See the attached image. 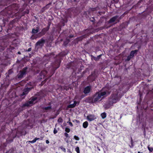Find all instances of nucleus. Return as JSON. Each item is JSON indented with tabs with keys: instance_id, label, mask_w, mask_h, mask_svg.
Listing matches in <instances>:
<instances>
[{
	"instance_id": "nucleus-1",
	"label": "nucleus",
	"mask_w": 153,
	"mask_h": 153,
	"mask_svg": "<svg viewBox=\"0 0 153 153\" xmlns=\"http://www.w3.org/2000/svg\"><path fill=\"white\" fill-rule=\"evenodd\" d=\"M19 8V5L16 3H13L9 6L7 8L0 13V15L7 16L11 15V14L15 12V10L17 11Z\"/></svg>"
},
{
	"instance_id": "nucleus-2",
	"label": "nucleus",
	"mask_w": 153,
	"mask_h": 153,
	"mask_svg": "<svg viewBox=\"0 0 153 153\" xmlns=\"http://www.w3.org/2000/svg\"><path fill=\"white\" fill-rule=\"evenodd\" d=\"M118 92L115 91L112 93L109 98V104L111 105H113L119 101L121 98L118 96Z\"/></svg>"
},
{
	"instance_id": "nucleus-3",
	"label": "nucleus",
	"mask_w": 153,
	"mask_h": 153,
	"mask_svg": "<svg viewBox=\"0 0 153 153\" xmlns=\"http://www.w3.org/2000/svg\"><path fill=\"white\" fill-rule=\"evenodd\" d=\"M61 62V59L60 58H59L56 59L55 61L52 63L51 65L52 66L51 68L52 73L53 74L54 73L55 70L59 68Z\"/></svg>"
},
{
	"instance_id": "nucleus-4",
	"label": "nucleus",
	"mask_w": 153,
	"mask_h": 153,
	"mask_svg": "<svg viewBox=\"0 0 153 153\" xmlns=\"http://www.w3.org/2000/svg\"><path fill=\"white\" fill-rule=\"evenodd\" d=\"M31 83L30 82L29 83H27V86L28 87L29 86H31V87H27L25 88L23 90V92L21 94V96H23L26 95L28 94V93L31 90L34 88L33 86V85H31Z\"/></svg>"
},
{
	"instance_id": "nucleus-5",
	"label": "nucleus",
	"mask_w": 153,
	"mask_h": 153,
	"mask_svg": "<svg viewBox=\"0 0 153 153\" xmlns=\"http://www.w3.org/2000/svg\"><path fill=\"white\" fill-rule=\"evenodd\" d=\"M28 68V67L26 66L23 68L22 70L20 71L17 76L18 78L21 79L25 76L27 74Z\"/></svg>"
},
{
	"instance_id": "nucleus-6",
	"label": "nucleus",
	"mask_w": 153,
	"mask_h": 153,
	"mask_svg": "<svg viewBox=\"0 0 153 153\" xmlns=\"http://www.w3.org/2000/svg\"><path fill=\"white\" fill-rule=\"evenodd\" d=\"M88 31H89V30L88 29H86L83 30V31L84 32V33L87 32V33L80 36L77 37L76 38L77 40L78 41H81L83 39L87 38V36H88L90 34V32H88Z\"/></svg>"
},
{
	"instance_id": "nucleus-7",
	"label": "nucleus",
	"mask_w": 153,
	"mask_h": 153,
	"mask_svg": "<svg viewBox=\"0 0 153 153\" xmlns=\"http://www.w3.org/2000/svg\"><path fill=\"white\" fill-rule=\"evenodd\" d=\"M8 43L7 42H5L3 41L1 43V45H0V52H2L4 50L6 47H7Z\"/></svg>"
},
{
	"instance_id": "nucleus-8",
	"label": "nucleus",
	"mask_w": 153,
	"mask_h": 153,
	"mask_svg": "<svg viewBox=\"0 0 153 153\" xmlns=\"http://www.w3.org/2000/svg\"><path fill=\"white\" fill-rule=\"evenodd\" d=\"M118 17L119 16L117 15H116L112 17L108 21V23H112L116 21H117V22H119L120 21V18L118 19Z\"/></svg>"
},
{
	"instance_id": "nucleus-9",
	"label": "nucleus",
	"mask_w": 153,
	"mask_h": 153,
	"mask_svg": "<svg viewBox=\"0 0 153 153\" xmlns=\"http://www.w3.org/2000/svg\"><path fill=\"white\" fill-rule=\"evenodd\" d=\"M106 89V87L103 88L102 90L104 91L102 92H98V94L100 96L101 98L102 96H103L105 95H106L107 93L108 94H110L111 92L109 91H108L105 90Z\"/></svg>"
},
{
	"instance_id": "nucleus-10",
	"label": "nucleus",
	"mask_w": 153,
	"mask_h": 153,
	"mask_svg": "<svg viewBox=\"0 0 153 153\" xmlns=\"http://www.w3.org/2000/svg\"><path fill=\"white\" fill-rule=\"evenodd\" d=\"M45 42V40L42 38L41 39L38 41L36 43L35 45L36 46H39L42 47L44 45Z\"/></svg>"
},
{
	"instance_id": "nucleus-11",
	"label": "nucleus",
	"mask_w": 153,
	"mask_h": 153,
	"mask_svg": "<svg viewBox=\"0 0 153 153\" xmlns=\"http://www.w3.org/2000/svg\"><path fill=\"white\" fill-rule=\"evenodd\" d=\"M91 90V86H88L85 87L83 91V93L85 94L89 93Z\"/></svg>"
},
{
	"instance_id": "nucleus-12",
	"label": "nucleus",
	"mask_w": 153,
	"mask_h": 153,
	"mask_svg": "<svg viewBox=\"0 0 153 153\" xmlns=\"http://www.w3.org/2000/svg\"><path fill=\"white\" fill-rule=\"evenodd\" d=\"M100 96L98 94V92H97L93 96V97H94V102H95V103L97 102L101 98Z\"/></svg>"
},
{
	"instance_id": "nucleus-13",
	"label": "nucleus",
	"mask_w": 153,
	"mask_h": 153,
	"mask_svg": "<svg viewBox=\"0 0 153 153\" xmlns=\"http://www.w3.org/2000/svg\"><path fill=\"white\" fill-rule=\"evenodd\" d=\"M85 101L86 102L89 103H95V102H94V99L93 96L92 97H87Z\"/></svg>"
},
{
	"instance_id": "nucleus-14",
	"label": "nucleus",
	"mask_w": 153,
	"mask_h": 153,
	"mask_svg": "<svg viewBox=\"0 0 153 153\" xmlns=\"http://www.w3.org/2000/svg\"><path fill=\"white\" fill-rule=\"evenodd\" d=\"M96 118V116L93 114H90L87 116V119L90 121L94 120Z\"/></svg>"
},
{
	"instance_id": "nucleus-15",
	"label": "nucleus",
	"mask_w": 153,
	"mask_h": 153,
	"mask_svg": "<svg viewBox=\"0 0 153 153\" xmlns=\"http://www.w3.org/2000/svg\"><path fill=\"white\" fill-rule=\"evenodd\" d=\"M41 36H42V35H40L39 33L36 34H33L30 37V39L33 40L40 38Z\"/></svg>"
},
{
	"instance_id": "nucleus-16",
	"label": "nucleus",
	"mask_w": 153,
	"mask_h": 153,
	"mask_svg": "<svg viewBox=\"0 0 153 153\" xmlns=\"http://www.w3.org/2000/svg\"><path fill=\"white\" fill-rule=\"evenodd\" d=\"M16 22V19H13L12 21H10L9 23V27H8V29L7 30V32L8 30H11L12 27H13V25L14 23Z\"/></svg>"
},
{
	"instance_id": "nucleus-17",
	"label": "nucleus",
	"mask_w": 153,
	"mask_h": 153,
	"mask_svg": "<svg viewBox=\"0 0 153 153\" xmlns=\"http://www.w3.org/2000/svg\"><path fill=\"white\" fill-rule=\"evenodd\" d=\"M48 31V30L45 27L44 28L42 29L41 32H40L39 33L40 35H42V36L45 35Z\"/></svg>"
},
{
	"instance_id": "nucleus-18",
	"label": "nucleus",
	"mask_w": 153,
	"mask_h": 153,
	"mask_svg": "<svg viewBox=\"0 0 153 153\" xmlns=\"http://www.w3.org/2000/svg\"><path fill=\"white\" fill-rule=\"evenodd\" d=\"M138 52V50H133L131 51L130 53V55L131 56V57L133 58L134 56V55L135 54H137V52Z\"/></svg>"
},
{
	"instance_id": "nucleus-19",
	"label": "nucleus",
	"mask_w": 153,
	"mask_h": 153,
	"mask_svg": "<svg viewBox=\"0 0 153 153\" xmlns=\"http://www.w3.org/2000/svg\"><path fill=\"white\" fill-rule=\"evenodd\" d=\"M52 109L51 106H48L46 107H44L42 108V109L44 110L45 112H47L48 111H49Z\"/></svg>"
},
{
	"instance_id": "nucleus-20",
	"label": "nucleus",
	"mask_w": 153,
	"mask_h": 153,
	"mask_svg": "<svg viewBox=\"0 0 153 153\" xmlns=\"http://www.w3.org/2000/svg\"><path fill=\"white\" fill-rule=\"evenodd\" d=\"M39 31V27H36V29H35L34 28H33L32 29L31 33L33 34H35L38 32Z\"/></svg>"
},
{
	"instance_id": "nucleus-21",
	"label": "nucleus",
	"mask_w": 153,
	"mask_h": 153,
	"mask_svg": "<svg viewBox=\"0 0 153 153\" xmlns=\"http://www.w3.org/2000/svg\"><path fill=\"white\" fill-rule=\"evenodd\" d=\"M70 39H68V37L66 38L64 42L63 45L64 46H66L70 42Z\"/></svg>"
},
{
	"instance_id": "nucleus-22",
	"label": "nucleus",
	"mask_w": 153,
	"mask_h": 153,
	"mask_svg": "<svg viewBox=\"0 0 153 153\" xmlns=\"http://www.w3.org/2000/svg\"><path fill=\"white\" fill-rule=\"evenodd\" d=\"M47 74V72L45 70H43L42 71L40 74L41 76H45Z\"/></svg>"
},
{
	"instance_id": "nucleus-23",
	"label": "nucleus",
	"mask_w": 153,
	"mask_h": 153,
	"mask_svg": "<svg viewBox=\"0 0 153 153\" xmlns=\"http://www.w3.org/2000/svg\"><path fill=\"white\" fill-rule=\"evenodd\" d=\"M113 105H111L109 104V101L108 100V103L105 105L104 107L105 109H107L109 108L111 106Z\"/></svg>"
},
{
	"instance_id": "nucleus-24",
	"label": "nucleus",
	"mask_w": 153,
	"mask_h": 153,
	"mask_svg": "<svg viewBox=\"0 0 153 153\" xmlns=\"http://www.w3.org/2000/svg\"><path fill=\"white\" fill-rule=\"evenodd\" d=\"M88 123L87 121H85L84 122L82 125V126L84 128H86L88 126Z\"/></svg>"
},
{
	"instance_id": "nucleus-25",
	"label": "nucleus",
	"mask_w": 153,
	"mask_h": 153,
	"mask_svg": "<svg viewBox=\"0 0 153 153\" xmlns=\"http://www.w3.org/2000/svg\"><path fill=\"white\" fill-rule=\"evenodd\" d=\"M30 103H29V102L28 101L27 102H26L23 104L22 107V108H23L26 106L28 107L30 106Z\"/></svg>"
},
{
	"instance_id": "nucleus-26",
	"label": "nucleus",
	"mask_w": 153,
	"mask_h": 153,
	"mask_svg": "<svg viewBox=\"0 0 153 153\" xmlns=\"http://www.w3.org/2000/svg\"><path fill=\"white\" fill-rule=\"evenodd\" d=\"M39 139V138L37 137H35L34 139L32 141H29V142L31 143H33L36 142V141L37 140Z\"/></svg>"
},
{
	"instance_id": "nucleus-27",
	"label": "nucleus",
	"mask_w": 153,
	"mask_h": 153,
	"mask_svg": "<svg viewBox=\"0 0 153 153\" xmlns=\"http://www.w3.org/2000/svg\"><path fill=\"white\" fill-rule=\"evenodd\" d=\"M101 116L102 118L104 119L106 118V114L105 112H103L101 114Z\"/></svg>"
},
{
	"instance_id": "nucleus-28",
	"label": "nucleus",
	"mask_w": 153,
	"mask_h": 153,
	"mask_svg": "<svg viewBox=\"0 0 153 153\" xmlns=\"http://www.w3.org/2000/svg\"><path fill=\"white\" fill-rule=\"evenodd\" d=\"M74 107V105L73 104H69L67 106V108H73Z\"/></svg>"
},
{
	"instance_id": "nucleus-29",
	"label": "nucleus",
	"mask_w": 153,
	"mask_h": 153,
	"mask_svg": "<svg viewBox=\"0 0 153 153\" xmlns=\"http://www.w3.org/2000/svg\"><path fill=\"white\" fill-rule=\"evenodd\" d=\"M101 56L102 55L100 54L97 57H95L94 58V60L95 61H97L98 60L100 59Z\"/></svg>"
},
{
	"instance_id": "nucleus-30",
	"label": "nucleus",
	"mask_w": 153,
	"mask_h": 153,
	"mask_svg": "<svg viewBox=\"0 0 153 153\" xmlns=\"http://www.w3.org/2000/svg\"><path fill=\"white\" fill-rule=\"evenodd\" d=\"M75 150L77 153H80L79 148V147H76V148L75 149Z\"/></svg>"
},
{
	"instance_id": "nucleus-31",
	"label": "nucleus",
	"mask_w": 153,
	"mask_h": 153,
	"mask_svg": "<svg viewBox=\"0 0 153 153\" xmlns=\"http://www.w3.org/2000/svg\"><path fill=\"white\" fill-rule=\"evenodd\" d=\"M148 149L150 153L153 151V148L152 147H150L148 146Z\"/></svg>"
},
{
	"instance_id": "nucleus-32",
	"label": "nucleus",
	"mask_w": 153,
	"mask_h": 153,
	"mask_svg": "<svg viewBox=\"0 0 153 153\" xmlns=\"http://www.w3.org/2000/svg\"><path fill=\"white\" fill-rule=\"evenodd\" d=\"M133 58L132 57H131L130 55L128 56L127 57V58L126 59V61H129L131 59Z\"/></svg>"
},
{
	"instance_id": "nucleus-33",
	"label": "nucleus",
	"mask_w": 153,
	"mask_h": 153,
	"mask_svg": "<svg viewBox=\"0 0 153 153\" xmlns=\"http://www.w3.org/2000/svg\"><path fill=\"white\" fill-rule=\"evenodd\" d=\"M59 148L61 149L64 152H66V149L65 148H64L63 146H61L59 147Z\"/></svg>"
},
{
	"instance_id": "nucleus-34",
	"label": "nucleus",
	"mask_w": 153,
	"mask_h": 153,
	"mask_svg": "<svg viewBox=\"0 0 153 153\" xmlns=\"http://www.w3.org/2000/svg\"><path fill=\"white\" fill-rule=\"evenodd\" d=\"M57 121L59 123H62L63 122V120L61 117H59L58 120Z\"/></svg>"
},
{
	"instance_id": "nucleus-35",
	"label": "nucleus",
	"mask_w": 153,
	"mask_h": 153,
	"mask_svg": "<svg viewBox=\"0 0 153 153\" xmlns=\"http://www.w3.org/2000/svg\"><path fill=\"white\" fill-rule=\"evenodd\" d=\"M65 131L66 133H69L70 131V129L68 128H65Z\"/></svg>"
},
{
	"instance_id": "nucleus-36",
	"label": "nucleus",
	"mask_w": 153,
	"mask_h": 153,
	"mask_svg": "<svg viewBox=\"0 0 153 153\" xmlns=\"http://www.w3.org/2000/svg\"><path fill=\"white\" fill-rule=\"evenodd\" d=\"M64 135L66 138H70V136H69L68 134L67 133L65 132L64 134Z\"/></svg>"
},
{
	"instance_id": "nucleus-37",
	"label": "nucleus",
	"mask_w": 153,
	"mask_h": 153,
	"mask_svg": "<svg viewBox=\"0 0 153 153\" xmlns=\"http://www.w3.org/2000/svg\"><path fill=\"white\" fill-rule=\"evenodd\" d=\"M71 66H72V62H71L67 65V68H69L71 67Z\"/></svg>"
},
{
	"instance_id": "nucleus-38",
	"label": "nucleus",
	"mask_w": 153,
	"mask_h": 153,
	"mask_svg": "<svg viewBox=\"0 0 153 153\" xmlns=\"http://www.w3.org/2000/svg\"><path fill=\"white\" fill-rule=\"evenodd\" d=\"M46 55L48 56H54V54L53 53H52L50 54H47Z\"/></svg>"
},
{
	"instance_id": "nucleus-39",
	"label": "nucleus",
	"mask_w": 153,
	"mask_h": 153,
	"mask_svg": "<svg viewBox=\"0 0 153 153\" xmlns=\"http://www.w3.org/2000/svg\"><path fill=\"white\" fill-rule=\"evenodd\" d=\"M74 139H75L76 140H79V137L76 135L74 136Z\"/></svg>"
},
{
	"instance_id": "nucleus-40",
	"label": "nucleus",
	"mask_w": 153,
	"mask_h": 153,
	"mask_svg": "<svg viewBox=\"0 0 153 153\" xmlns=\"http://www.w3.org/2000/svg\"><path fill=\"white\" fill-rule=\"evenodd\" d=\"M90 20L92 22H94L95 19L94 17H92L90 18Z\"/></svg>"
},
{
	"instance_id": "nucleus-41",
	"label": "nucleus",
	"mask_w": 153,
	"mask_h": 153,
	"mask_svg": "<svg viewBox=\"0 0 153 153\" xmlns=\"http://www.w3.org/2000/svg\"><path fill=\"white\" fill-rule=\"evenodd\" d=\"M31 98L32 100H33L34 101L37 99V97H31Z\"/></svg>"
},
{
	"instance_id": "nucleus-42",
	"label": "nucleus",
	"mask_w": 153,
	"mask_h": 153,
	"mask_svg": "<svg viewBox=\"0 0 153 153\" xmlns=\"http://www.w3.org/2000/svg\"><path fill=\"white\" fill-rule=\"evenodd\" d=\"M79 102H77L76 101H74V103L73 104H74V106L75 107L76 105V104L77 103L78 105L79 104Z\"/></svg>"
},
{
	"instance_id": "nucleus-43",
	"label": "nucleus",
	"mask_w": 153,
	"mask_h": 153,
	"mask_svg": "<svg viewBox=\"0 0 153 153\" xmlns=\"http://www.w3.org/2000/svg\"><path fill=\"white\" fill-rule=\"evenodd\" d=\"M58 132L57 130L56 129V128H54V130H53V133L54 134H55L56 133H57Z\"/></svg>"
},
{
	"instance_id": "nucleus-44",
	"label": "nucleus",
	"mask_w": 153,
	"mask_h": 153,
	"mask_svg": "<svg viewBox=\"0 0 153 153\" xmlns=\"http://www.w3.org/2000/svg\"><path fill=\"white\" fill-rule=\"evenodd\" d=\"M131 145H129V146L131 148H132L134 147V143H131Z\"/></svg>"
},
{
	"instance_id": "nucleus-45",
	"label": "nucleus",
	"mask_w": 153,
	"mask_h": 153,
	"mask_svg": "<svg viewBox=\"0 0 153 153\" xmlns=\"http://www.w3.org/2000/svg\"><path fill=\"white\" fill-rule=\"evenodd\" d=\"M73 37H74V35H73L71 34V35H70L67 37H68V39H70L73 38Z\"/></svg>"
},
{
	"instance_id": "nucleus-46",
	"label": "nucleus",
	"mask_w": 153,
	"mask_h": 153,
	"mask_svg": "<svg viewBox=\"0 0 153 153\" xmlns=\"http://www.w3.org/2000/svg\"><path fill=\"white\" fill-rule=\"evenodd\" d=\"M67 123H68L70 126H73V125L72 123L71 122L68 121L67 122Z\"/></svg>"
},
{
	"instance_id": "nucleus-47",
	"label": "nucleus",
	"mask_w": 153,
	"mask_h": 153,
	"mask_svg": "<svg viewBox=\"0 0 153 153\" xmlns=\"http://www.w3.org/2000/svg\"><path fill=\"white\" fill-rule=\"evenodd\" d=\"M30 104H33V103L34 101L32 100L31 98V100L28 101Z\"/></svg>"
},
{
	"instance_id": "nucleus-48",
	"label": "nucleus",
	"mask_w": 153,
	"mask_h": 153,
	"mask_svg": "<svg viewBox=\"0 0 153 153\" xmlns=\"http://www.w3.org/2000/svg\"><path fill=\"white\" fill-rule=\"evenodd\" d=\"M30 104H33V103L34 101L32 100L31 98V100L28 101Z\"/></svg>"
},
{
	"instance_id": "nucleus-49",
	"label": "nucleus",
	"mask_w": 153,
	"mask_h": 153,
	"mask_svg": "<svg viewBox=\"0 0 153 153\" xmlns=\"http://www.w3.org/2000/svg\"><path fill=\"white\" fill-rule=\"evenodd\" d=\"M32 48H29L27 51L28 52L30 51H31Z\"/></svg>"
},
{
	"instance_id": "nucleus-50",
	"label": "nucleus",
	"mask_w": 153,
	"mask_h": 153,
	"mask_svg": "<svg viewBox=\"0 0 153 153\" xmlns=\"http://www.w3.org/2000/svg\"><path fill=\"white\" fill-rule=\"evenodd\" d=\"M50 26L48 25H47L46 27H45L48 30H49L50 28Z\"/></svg>"
},
{
	"instance_id": "nucleus-51",
	"label": "nucleus",
	"mask_w": 153,
	"mask_h": 153,
	"mask_svg": "<svg viewBox=\"0 0 153 153\" xmlns=\"http://www.w3.org/2000/svg\"><path fill=\"white\" fill-rule=\"evenodd\" d=\"M48 4H47L46 6L45 7H44L43 8V9H47L48 8Z\"/></svg>"
},
{
	"instance_id": "nucleus-52",
	"label": "nucleus",
	"mask_w": 153,
	"mask_h": 153,
	"mask_svg": "<svg viewBox=\"0 0 153 153\" xmlns=\"http://www.w3.org/2000/svg\"><path fill=\"white\" fill-rule=\"evenodd\" d=\"M46 143L47 144H48L49 143V141L48 140H46Z\"/></svg>"
},
{
	"instance_id": "nucleus-53",
	"label": "nucleus",
	"mask_w": 153,
	"mask_h": 153,
	"mask_svg": "<svg viewBox=\"0 0 153 153\" xmlns=\"http://www.w3.org/2000/svg\"><path fill=\"white\" fill-rule=\"evenodd\" d=\"M68 152H69L70 153H72V152L71 151L70 149H69L68 150Z\"/></svg>"
},
{
	"instance_id": "nucleus-54",
	"label": "nucleus",
	"mask_w": 153,
	"mask_h": 153,
	"mask_svg": "<svg viewBox=\"0 0 153 153\" xmlns=\"http://www.w3.org/2000/svg\"><path fill=\"white\" fill-rule=\"evenodd\" d=\"M51 22H48V25L49 26H50V25H51Z\"/></svg>"
},
{
	"instance_id": "nucleus-55",
	"label": "nucleus",
	"mask_w": 153,
	"mask_h": 153,
	"mask_svg": "<svg viewBox=\"0 0 153 153\" xmlns=\"http://www.w3.org/2000/svg\"><path fill=\"white\" fill-rule=\"evenodd\" d=\"M2 30V27L1 26H0V32H1Z\"/></svg>"
},
{
	"instance_id": "nucleus-56",
	"label": "nucleus",
	"mask_w": 153,
	"mask_h": 153,
	"mask_svg": "<svg viewBox=\"0 0 153 153\" xmlns=\"http://www.w3.org/2000/svg\"><path fill=\"white\" fill-rule=\"evenodd\" d=\"M131 143H134L133 139L132 137H131Z\"/></svg>"
},
{
	"instance_id": "nucleus-57",
	"label": "nucleus",
	"mask_w": 153,
	"mask_h": 153,
	"mask_svg": "<svg viewBox=\"0 0 153 153\" xmlns=\"http://www.w3.org/2000/svg\"><path fill=\"white\" fill-rule=\"evenodd\" d=\"M84 97V95H82L81 96V98H83Z\"/></svg>"
},
{
	"instance_id": "nucleus-58",
	"label": "nucleus",
	"mask_w": 153,
	"mask_h": 153,
	"mask_svg": "<svg viewBox=\"0 0 153 153\" xmlns=\"http://www.w3.org/2000/svg\"><path fill=\"white\" fill-rule=\"evenodd\" d=\"M43 137H41L40 138H39V139H40L41 140H42L43 139Z\"/></svg>"
},
{
	"instance_id": "nucleus-59",
	"label": "nucleus",
	"mask_w": 153,
	"mask_h": 153,
	"mask_svg": "<svg viewBox=\"0 0 153 153\" xmlns=\"http://www.w3.org/2000/svg\"><path fill=\"white\" fill-rule=\"evenodd\" d=\"M59 114V112H58V111L56 113V116H57Z\"/></svg>"
},
{
	"instance_id": "nucleus-60",
	"label": "nucleus",
	"mask_w": 153,
	"mask_h": 153,
	"mask_svg": "<svg viewBox=\"0 0 153 153\" xmlns=\"http://www.w3.org/2000/svg\"><path fill=\"white\" fill-rule=\"evenodd\" d=\"M76 122L77 123H79V121L78 120H76Z\"/></svg>"
},
{
	"instance_id": "nucleus-61",
	"label": "nucleus",
	"mask_w": 153,
	"mask_h": 153,
	"mask_svg": "<svg viewBox=\"0 0 153 153\" xmlns=\"http://www.w3.org/2000/svg\"><path fill=\"white\" fill-rule=\"evenodd\" d=\"M29 13V11L28 10L26 12V13L27 14H28V13Z\"/></svg>"
},
{
	"instance_id": "nucleus-62",
	"label": "nucleus",
	"mask_w": 153,
	"mask_h": 153,
	"mask_svg": "<svg viewBox=\"0 0 153 153\" xmlns=\"http://www.w3.org/2000/svg\"><path fill=\"white\" fill-rule=\"evenodd\" d=\"M18 53L19 54H21V52L20 51L18 52Z\"/></svg>"
},
{
	"instance_id": "nucleus-63",
	"label": "nucleus",
	"mask_w": 153,
	"mask_h": 153,
	"mask_svg": "<svg viewBox=\"0 0 153 153\" xmlns=\"http://www.w3.org/2000/svg\"><path fill=\"white\" fill-rule=\"evenodd\" d=\"M119 78H120V81L121 80V77L120 76H119Z\"/></svg>"
},
{
	"instance_id": "nucleus-64",
	"label": "nucleus",
	"mask_w": 153,
	"mask_h": 153,
	"mask_svg": "<svg viewBox=\"0 0 153 153\" xmlns=\"http://www.w3.org/2000/svg\"><path fill=\"white\" fill-rule=\"evenodd\" d=\"M137 153H141V152H140L139 151Z\"/></svg>"
}]
</instances>
